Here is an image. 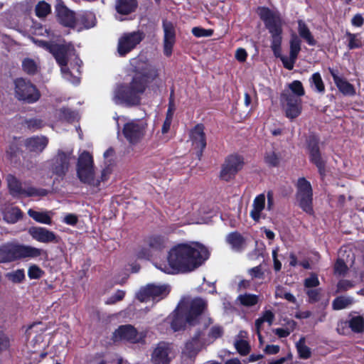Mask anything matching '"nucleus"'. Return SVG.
<instances>
[{
    "label": "nucleus",
    "instance_id": "nucleus-15",
    "mask_svg": "<svg viewBox=\"0 0 364 364\" xmlns=\"http://www.w3.org/2000/svg\"><path fill=\"white\" fill-rule=\"evenodd\" d=\"M281 101L285 110L287 117L294 119L301 112V100L289 92H284L281 97Z\"/></svg>",
    "mask_w": 364,
    "mask_h": 364
},
{
    "label": "nucleus",
    "instance_id": "nucleus-21",
    "mask_svg": "<svg viewBox=\"0 0 364 364\" xmlns=\"http://www.w3.org/2000/svg\"><path fill=\"white\" fill-rule=\"evenodd\" d=\"M73 159V151L66 152L62 151H59L53 166V173L59 177L65 176L68 171Z\"/></svg>",
    "mask_w": 364,
    "mask_h": 364
},
{
    "label": "nucleus",
    "instance_id": "nucleus-27",
    "mask_svg": "<svg viewBox=\"0 0 364 364\" xmlns=\"http://www.w3.org/2000/svg\"><path fill=\"white\" fill-rule=\"evenodd\" d=\"M264 205L265 196L264 194H259L255 198L252 204V209L250 212V216L254 220L258 221L260 219Z\"/></svg>",
    "mask_w": 364,
    "mask_h": 364
},
{
    "label": "nucleus",
    "instance_id": "nucleus-26",
    "mask_svg": "<svg viewBox=\"0 0 364 364\" xmlns=\"http://www.w3.org/2000/svg\"><path fill=\"white\" fill-rule=\"evenodd\" d=\"M203 347V342L199 338V334L192 338L186 343L183 353L188 357L194 356Z\"/></svg>",
    "mask_w": 364,
    "mask_h": 364
},
{
    "label": "nucleus",
    "instance_id": "nucleus-6",
    "mask_svg": "<svg viewBox=\"0 0 364 364\" xmlns=\"http://www.w3.org/2000/svg\"><path fill=\"white\" fill-rule=\"evenodd\" d=\"M57 15L62 24L68 27H77L81 23L84 28L94 26V16L92 14H79L77 16L72 11L65 6L63 3L56 5Z\"/></svg>",
    "mask_w": 364,
    "mask_h": 364
},
{
    "label": "nucleus",
    "instance_id": "nucleus-10",
    "mask_svg": "<svg viewBox=\"0 0 364 364\" xmlns=\"http://www.w3.org/2000/svg\"><path fill=\"white\" fill-rule=\"evenodd\" d=\"M167 284H147L141 288L136 294L138 299L142 302H157L165 298L169 293Z\"/></svg>",
    "mask_w": 364,
    "mask_h": 364
},
{
    "label": "nucleus",
    "instance_id": "nucleus-32",
    "mask_svg": "<svg viewBox=\"0 0 364 364\" xmlns=\"http://www.w3.org/2000/svg\"><path fill=\"white\" fill-rule=\"evenodd\" d=\"M122 359L115 354H106L95 357L90 364H122Z\"/></svg>",
    "mask_w": 364,
    "mask_h": 364
},
{
    "label": "nucleus",
    "instance_id": "nucleus-30",
    "mask_svg": "<svg viewBox=\"0 0 364 364\" xmlns=\"http://www.w3.org/2000/svg\"><path fill=\"white\" fill-rule=\"evenodd\" d=\"M28 215L37 223L45 225H51L52 223L53 213L51 211L40 212L29 209Z\"/></svg>",
    "mask_w": 364,
    "mask_h": 364
},
{
    "label": "nucleus",
    "instance_id": "nucleus-1",
    "mask_svg": "<svg viewBox=\"0 0 364 364\" xmlns=\"http://www.w3.org/2000/svg\"><path fill=\"white\" fill-rule=\"evenodd\" d=\"M131 64L135 72L131 82L117 85L112 97L116 105L128 107L141 103V96L146 90L148 85L158 77L157 69L146 60L135 58Z\"/></svg>",
    "mask_w": 364,
    "mask_h": 364
},
{
    "label": "nucleus",
    "instance_id": "nucleus-59",
    "mask_svg": "<svg viewBox=\"0 0 364 364\" xmlns=\"http://www.w3.org/2000/svg\"><path fill=\"white\" fill-rule=\"evenodd\" d=\"M335 272L339 275L344 274L347 271V266L345 264V262L341 259H338L335 264Z\"/></svg>",
    "mask_w": 364,
    "mask_h": 364
},
{
    "label": "nucleus",
    "instance_id": "nucleus-44",
    "mask_svg": "<svg viewBox=\"0 0 364 364\" xmlns=\"http://www.w3.org/2000/svg\"><path fill=\"white\" fill-rule=\"evenodd\" d=\"M295 326V322L292 321L288 323L287 328H275L273 332L279 338H286L294 331Z\"/></svg>",
    "mask_w": 364,
    "mask_h": 364
},
{
    "label": "nucleus",
    "instance_id": "nucleus-48",
    "mask_svg": "<svg viewBox=\"0 0 364 364\" xmlns=\"http://www.w3.org/2000/svg\"><path fill=\"white\" fill-rule=\"evenodd\" d=\"M289 89L295 97L300 98L304 95V90L301 82L299 80H294L289 85Z\"/></svg>",
    "mask_w": 364,
    "mask_h": 364
},
{
    "label": "nucleus",
    "instance_id": "nucleus-36",
    "mask_svg": "<svg viewBox=\"0 0 364 364\" xmlns=\"http://www.w3.org/2000/svg\"><path fill=\"white\" fill-rule=\"evenodd\" d=\"M271 34V48L276 57L280 56L281 44L282 41V32L276 31L275 33H269Z\"/></svg>",
    "mask_w": 364,
    "mask_h": 364
},
{
    "label": "nucleus",
    "instance_id": "nucleus-22",
    "mask_svg": "<svg viewBox=\"0 0 364 364\" xmlns=\"http://www.w3.org/2000/svg\"><path fill=\"white\" fill-rule=\"evenodd\" d=\"M164 36V52L166 56L172 53L173 47L176 41L175 28L173 24L168 21H163Z\"/></svg>",
    "mask_w": 364,
    "mask_h": 364
},
{
    "label": "nucleus",
    "instance_id": "nucleus-14",
    "mask_svg": "<svg viewBox=\"0 0 364 364\" xmlns=\"http://www.w3.org/2000/svg\"><path fill=\"white\" fill-rule=\"evenodd\" d=\"M144 38V34L140 31H133L123 33L118 40L117 52L120 56H124L140 43Z\"/></svg>",
    "mask_w": 364,
    "mask_h": 364
},
{
    "label": "nucleus",
    "instance_id": "nucleus-23",
    "mask_svg": "<svg viewBox=\"0 0 364 364\" xmlns=\"http://www.w3.org/2000/svg\"><path fill=\"white\" fill-rule=\"evenodd\" d=\"M21 185L22 183H9L11 194L13 196H44L48 193L45 189H37L32 187L26 190L22 188Z\"/></svg>",
    "mask_w": 364,
    "mask_h": 364
},
{
    "label": "nucleus",
    "instance_id": "nucleus-16",
    "mask_svg": "<svg viewBox=\"0 0 364 364\" xmlns=\"http://www.w3.org/2000/svg\"><path fill=\"white\" fill-rule=\"evenodd\" d=\"M144 336L143 332H137L131 325L121 326L113 333L114 341H127L131 343H138L142 341Z\"/></svg>",
    "mask_w": 364,
    "mask_h": 364
},
{
    "label": "nucleus",
    "instance_id": "nucleus-62",
    "mask_svg": "<svg viewBox=\"0 0 364 364\" xmlns=\"http://www.w3.org/2000/svg\"><path fill=\"white\" fill-rule=\"evenodd\" d=\"M247 53L243 48H238L235 52V58L240 62H244L246 60Z\"/></svg>",
    "mask_w": 364,
    "mask_h": 364
},
{
    "label": "nucleus",
    "instance_id": "nucleus-3",
    "mask_svg": "<svg viewBox=\"0 0 364 364\" xmlns=\"http://www.w3.org/2000/svg\"><path fill=\"white\" fill-rule=\"evenodd\" d=\"M210 257L207 247L199 242L179 244L168 252L166 261L155 267L166 274L191 272L201 266Z\"/></svg>",
    "mask_w": 364,
    "mask_h": 364
},
{
    "label": "nucleus",
    "instance_id": "nucleus-7",
    "mask_svg": "<svg viewBox=\"0 0 364 364\" xmlns=\"http://www.w3.org/2000/svg\"><path fill=\"white\" fill-rule=\"evenodd\" d=\"M148 123L145 119L127 120L122 127V134L132 145L139 144L145 136Z\"/></svg>",
    "mask_w": 364,
    "mask_h": 364
},
{
    "label": "nucleus",
    "instance_id": "nucleus-5",
    "mask_svg": "<svg viewBox=\"0 0 364 364\" xmlns=\"http://www.w3.org/2000/svg\"><path fill=\"white\" fill-rule=\"evenodd\" d=\"M46 255V251L31 245L6 243L0 246V262H10L22 259H34Z\"/></svg>",
    "mask_w": 364,
    "mask_h": 364
},
{
    "label": "nucleus",
    "instance_id": "nucleus-40",
    "mask_svg": "<svg viewBox=\"0 0 364 364\" xmlns=\"http://www.w3.org/2000/svg\"><path fill=\"white\" fill-rule=\"evenodd\" d=\"M349 326L354 333H361L364 330V318L360 316H353L349 320Z\"/></svg>",
    "mask_w": 364,
    "mask_h": 364
},
{
    "label": "nucleus",
    "instance_id": "nucleus-29",
    "mask_svg": "<svg viewBox=\"0 0 364 364\" xmlns=\"http://www.w3.org/2000/svg\"><path fill=\"white\" fill-rule=\"evenodd\" d=\"M274 320V313L270 310H266L262 313V316L255 321L256 332L260 343H262V336L260 331L262 324L264 322H267L269 324V326H271L273 323Z\"/></svg>",
    "mask_w": 364,
    "mask_h": 364
},
{
    "label": "nucleus",
    "instance_id": "nucleus-56",
    "mask_svg": "<svg viewBox=\"0 0 364 364\" xmlns=\"http://www.w3.org/2000/svg\"><path fill=\"white\" fill-rule=\"evenodd\" d=\"M124 295L125 292L124 291L118 290L106 301V304H113L119 301H121L124 297Z\"/></svg>",
    "mask_w": 364,
    "mask_h": 364
},
{
    "label": "nucleus",
    "instance_id": "nucleus-8",
    "mask_svg": "<svg viewBox=\"0 0 364 364\" xmlns=\"http://www.w3.org/2000/svg\"><path fill=\"white\" fill-rule=\"evenodd\" d=\"M14 95L18 100L28 103H34L41 97L37 87L30 80L24 78H17L14 80Z\"/></svg>",
    "mask_w": 364,
    "mask_h": 364
},
{
    "label": "nucleus",
    "instance_id": "nucleus-19",
    "mask_svg": "<svg viewBox=\"0 0 364 364\" xmlns=\"http://www.w3.org/2000/svg\"><path fill=\"white\" fill-rule=\"evenodd\" d=\"M297 189V200L299 206L306 213L312 214V188L311 183H298Z\"/></svg>",
    "mask_w": 364,
    "mask_h": 364
},
{
    "label": "nucleus",
    "instance_id": "nucleus-46",
    "mask_svg": "<svg viewBox=\"0 0 364 364\" xmlns=\"http://www.w3.org/2000/svg\"><path fill=\"white\" fill-rule=\"evenodd\" d=\"M22 67L23 70L30 75L36 73L38 70L36 63L30 58H26L23 61Z\"/></svg>",
    "mask_w": 364,
    "mask_h": 364
},
{
    "label": "nucleus",
    "instance_id": "nucleus-4",
    "mask_svg": "<svg viewBox=\"0 0 364 364\" xmlns=\"http://www.w3.org/2000/svg\"><path fill=\"white\" fill-rule=\"evenodd\" d=\"M205 308L206 302L200 298H196L191 301L183 300L167 320L174 331H180L186 328L188 325L197 323Z\"/></svg>",
    "mask_w": 364,
    "mask_h": 364
},
{
    "label": "nucleus",
    "instance_id": "nucleus-52",
    "mask_svg": "<svg viewBox=\"0 0 364 364\" xmlns=\"http://www.w3.org/2000/svg\"><path fill=\"white\" fill-rule=\"evenodd\" d=\"M192 33L196 37H208L213 34V31L210 29H204L200 27H194L192 29Z\"/></svg>",
    "mask_w": 364,
    "mask_h": 364
},
{
    "label": "nucleus",
    "instance_id": "nucleus-38",
    "mask_svg": "<svg viewBox=\"0 0 364 364\" xmlns=\"http://www.w3.org/2000/svg\"><path fill=\"white\" fill-rule=\"evenodd\" d=\"M282 161L281 154L274 149L267 151L264 154V161L271 166H278Z\"/></svg>",
    "mask_w": 364,
    "mask_h": 364
},
{
    "label": "nucleus",
    "instance_id": "nucleus-42",
    "mask_svg": "<svg viewBox=\"0 0 364 364\" xmlns=\"http://www.w3.org/2000/svg\"><path fill=\"white\" fill-rule=\"evenodd\" d=\"M296 347L300 358L307 359L311 356V350L306 346L304 337H301L299 340L296 343Z\"/></svg>",
    "mask_w": 364,
    "mask_h": 364
},
{
    "label": "nucleus",
    "instance_id": "nucleus-47",
    "mask_svg": "<svg viewBox=\"0 0 364 364\" xmlns=\"http://www.w3.org/2000/svg\"><path fill=\"white\" fill-rule=\"evenodd\" d=\"M346 36L348 40V47L349 49H355L360 48L362 46V43L360 39L358 38V34L350 33L349 32L346 33Z\"/></svg>",
    "mask_w": 364,
    "mask_h": 364
},
{
    "label": "nucleus",
    "instance_id": "nucleus-50",
    "mask_svg": "<svg viewBox=\"0 0 364 364\" xmlns=\"http://www.w3.org/2000/svg\"><path fill=\"white\" fill-rule=\"evenodd\" d=\"M235 346L240 354L242 355H247L250 350L249 343L244 340H238L235 342Z\"/></svg>",
    "mask_w": 364,
    "mask_h": 364
},
{
    "label": "nucleus",
    "instance_id": "nucleus-60",
    "mask_svg": "<svg viewBox=\"0 0 364 364\" xmlns=\"http://www.w3.org/2000/svg\"><path fill=\"white\" fill-rule=\"evenodd\" d=\"M223 331L220 326H213L209 333V336L213 339L220 338L223 335Z\"/></svg>",
    "mask_w": 364,
    "mask_h": 364
},
{
    "label": "nucleus",
    "instance_id": "nucleus-49",
    "mask_svg": "<svg viewBox=\"0 0 364 364\" xmlns=\"http://www.w3.org/2000/svg\"><path fill=\"white\" fill-rule=\"evenodd\" d=\"M50 11V6L45 1L38 3L36 7V13L38 17H44Z\"/></svg>",
    "mask_w": 364,
    "mask_h": 364
},
{
    "label": "nucleus",
    "instance_id": "nucleus-61",
    "mask_svg": "<svg viewBox=\"0 0 364 364\" xmlns=\"http://www.w3.org/2000/svg\"><path fill=\"white\" fill-rule=\"evenodd\" d=\"M77 220V217L75 214L70 213L64 217L63 221L68 225H75Z\"/></svg>",
    "mask_w": 364,
    "mask_h": 364
},
{
    "label": "nucleus",
    "instance_id": "nucleus-64",
    "mask_svg": "<svg viewBox=\"0 0 364 364\" xmlns=\"http://www.w3.org/2000/svg\"><path fill=\"white\" fill-rule=\"evenodd\" d=\"M363 22H364V19L360 14L355 15L351 20L352 25L354 26H356V27L362 26L363 24Z\"/></svg>",
    "mask_w": 364,
    "mask_h": 364
},
{
    "label": "nucleus",
    "instance_id": "nucleus-31",
    "mask_svg": "<svg viewBox=\"0 0 364 364\" xmlns=\"http://www.w3.org/2000/svg\"><path fill=\"white\" fill-rule=\"evenodd\" d=\"M298 33L299 36L303 38L309 46H314L316 43L311 32L306 24L301 20L298 21Z\"/></svg>",
    "mask_w": 364,
    "mask_h": 364
},
{
    "label": "nucleus",
    "instance_id": "nucleus-9",
    "mask_svg": "<svg viewBox=\"0 0 364 364\" xmlns=\"http://www.w3.org/2000/svg\"><path fill=\"white\" fill-rule=\"evenodd\" d=\"M76 172L81 182H90L95 180V168L92 156L83 151L78 156Z\"/></svg>",
    "mask_w": 364,
    "mask_h": 364
},
{
    "label": "nucleus",
    "instance_id": "nucleus-55",
    "mask_svg": "<svg viewBox=\"0 0 364 364\" xmlns=\"http://www.w3.org/2000/svg\"><path fill=\"white\" fill-rule=\"evenodd\" d=\"M319 285V280L315 274H311L309 278L304 280V286L306 288L316 287Z\"/></svg>",
    "mask_w": 364,
    "mask_h": 364
},
{
    "label": "nucleus",
    "instance_id": "nucleus-13",
    "mask_svg": "<svg viewBox=\"0 0 364 364\" xmlns=\"http://www.w3.org/2000/svg\"><path fill=\"white\" fill-rule=\"evenodd\" d=\"M175 357L171 344L160 342L152 348L150 360L152 364H169Z\"/></svg>",
    "mask_w": 364,
    "mask_h": 364
},
{
    "label": "nucleus",
    "instance_id": "nucleus-63",
    "mask_svg": "<svg viewBox=\"0 0 364 364\" xmlns=\"http://www.w3.org/2000/svg\"><path fill=\"white\" fill-rule=\"evenodd\" d=\"M353 284L348 280H341L338 283L337 288L338 291H346L349 288L352 287Z\"/></svg>",
    "mask_w": 364,
    "mask_h": 364
},
{
    "label": "nucleus",
    "instance_id": "nucleus-17",
    "mask_svg": "<svg viewBox=\"0 0 364 364\" xmlns=\"http://www.w3.org/2000/svg\"><path fill=\"white\" fill-rule=\"evenodd\" d=\"M190 141L196 154L200 159L202 156L203 149L206 146V137L204 132V127L201 124L196 125L190 132Z\"/></svg>",
    "mask_w": 364,
    "mask_h": 364
},
{
    "label": "nucleus",
    "instance_id": "nucleus-20",
    "mask_svg": "<svg viewBox=\"0 0 364 364\" xmlns=\"http://www.w3.org/2000/svg\"><path fill=\"white\" fill-rule=\"evenodd\" d=\"M318 144V139L316 136H313L309 137L308 146L309 150L310 159L311 162L314 163L318 168L320 175L323 176L326 171V160L319 151Z\"/></svg>",
    "mask_w": 364,
    "mask_h": 364
},
{
    "label": "nucleus",
    "instance_id": "nucleus-58",
    "mask_svg": "<svg viewBox=\"0 0 364 364\" xmlns=\"http://www.w3.org/2000/svg\"><path fill=\"white\" fill-rule=\"evenodd\" d=\"M349 321H340L338 323L336 331L339 334L346 335L348 332Z\"/></svg>",
    "mask_w": 364,
    "mask_h": 364
},
{
    "label": "nucleus",
    "instance_id": "nucleus-35",
    "mask_svg": "<svg viewBox=\"0 0 364 364\" xmlns=\"http://www.w3.org/2000/svg\"><path fill=\"white\" fill-rule=\"evenodd\" d=\"M259 299V298L257 295L245 293L240 294L237 298V301L244 306L251 307L257 304Z\"/></svg>",
    "mask_w": 364,
    "mask_h": 364
},
{
    "label": "nucleus",
    "instance_id": "nucleus-12",
    "mask_svg": "<svg viewBox=\"0 0 364 364\" xmlns=\"http://www.w3.org/2000/svg\"><path fill=\"white\" fill-rule=\"evenodd\" d=\"M244 159L238 154H232L228 156L223 165L220 171V179L228 181L233 180L235 175L242 168Z\"/></svg>",
    "mask_w": 364,
    "mask_h": 364
},
{
    "label": "nucleus",
    "instance_id": "nucleus-25",
    "mask_svg": "<svg viewBox=\"0 0 364 364\" xmlns=\"http://www.w3.org/2000/svg\"><path fill=\"white\" fill-rule=\"evenodd\" d=\"M48 140L43 136H33L26 140L25 144L31 151L41 152L47 146Z\"/></svg>",
    "mask_w": 364,
    "mask_h": 364
},
{
    "label": "nucleus",
    "instance_id": "nucleus-43",
    "mask_svg": "<svg viewBox=\"0 0 364 364\" xmlns=\"http://www.w3.org/2000/svg\"><path fill=\"white\" fill-rule=\"evenodd\" d=\"M147 247L151 250H160L164 245V238L159 235H153L147 239Z\"/></svg>",
    "mask_w": 364,
    "mask_h": 364
},
{
    "label": "nucleus",
    "instance_id": "nucleus-51",
    "mask_svg": "<svg viewBox=\"0 0 364 364\" xmlns=\"http://www.w3.org/2000/svg\"><path fill=\"white\" fill-rule=\"evenodd\" d=\"M43 274V271L36 264L30 266L28 270V276L31 279H39Z\"/></svg>",
    "mask_w": 364,
    "mask_h": 364
},
{
    "label": "nucleus",
    "instance_id": "nucleus-34",
    "mask_svg": "<svg viewBox=\"0 0 364 364\" xmlns=\"http://www.w3.org/2000/svg\"><path fill=\"white\" fill-rule=\"evenodd\" d=\"M226 240L234 250L238 251L244 247V238L237 232H232L229 234L226 237Z\"/></svg>",
    "mask_w": 364,
    "mask_h": 364
},
{
    "label": "nucleus",
    "instance_id": "nucleus-37",
    "mask_svg": "<svg viewBox=\"0 0 364 364\" xmlns=\"http://www.w3.org/2000/svg\"><path fill=\"white\" fill-rule=\"evenodd\" d=\"M301 41L299 36L296 33H293L291 35L289 41V54L291 55L292 58H297L301 50Z\"/></svg>",
    "mask_w": 364,
    "mask_h": 364
},
{
    "label": "nucleus",
    "instance_id": "nucleus-39",
    "mask_svg": "<svg viewBox=\"0 0 364 364\" xmlns=\"http://www.w3.org/2000/svg\"><path fill=\"white\" fill-rule=\"evenodd\" d=\"M310 85L314 90L319 93H323L325 86L319 73H314L309 79Z\"/></svg>",
    "mask_w": 364,
    "mask_h": 364
},
{
    "label": "nucleus",
    "instance_id": "nucleus-28",
    "mask_svg": "<svg viewBox=\"0 0 364 364\" xmlns=\"http://www.w3.org/2000/svg\"><path fill=\"white\" fill-rule=\"evenodd\" d=\"M136 6V0H117L115 4L117 13L123 15H127L133 12Z\"/></svg>",
    "mask_w": 364,
    "mask_h": 364
},
{
    "label": "nucleus",
    "instance_id": "nucleus-11",
    "mask_svg": "<svg viewBox=\"0 0 364 364\" xmlns=\"http://www.w3.org/2000/svg\"><path fill=\"white\" fill-rule=\"evenodd\" d=\"M257 13L269 33L283 31L282 26L284 22L277 10H272L267 7L261 6L257 9Z\"/></svg>",
    "mask_w": 364,
    "mask_h": 364
},
{
    "label": "nucleus",
    "instance_id": "nucleus-45",
    "mask_svg": "<svg viewBox=\"0 0 364 364\" xmlns=\"http://www.w3.org/2000/svg\"><path fill=\"white\" fill-rule=\"evenodd\" d=\"M6 277L14 283H19L25 279L23 269H17L16 271L8 272Z\"/></svg>",
    "mask_w": 364,
    "mask_h": 364
},
{
    "label": "nucleus",
    "instance_id": "nucleus-53",
    "mask_svg": "<svg viewBox=\"0 0 364 364\" xmlns=\"http://www.w3.org/2000/svg\"><path fill=\"white\" fill-rule=\"evenodd\" d=\"M278 58H280L281 60L283 63V65L284 68H286L288 70H292L294 65V63L296 60V58H292L291 55H289V57L284 56L280 54V56H278Z\"/></svg>",
    "mask_w": 364,
    "mask_h": 364
},
{
    "label": "nucleus",
    "instance_id": "nucleus-24",
    "mask_svg": "<svg viewBox=\"0 0 364 364\" xmlns=\"http://www.w3.org/2000/svg\"><path fill=\"white\" fill-rule=\"evenodd\" d=\"M329 72L338 90L346 95H353L355 93L354 87L344 78L340 77L333 69L329 68Z\"/></svg>",
    "mask_w": 364,
    "mask_h": 364
},
{
    "label": "nucleus",
    "instance_id": "nucleus-33",
    "mask_svg": "<svg viewBox=\"0 0 364 364\" xmlns=\"http://www.w3.org/2000/svg\"><path fill=\"white\" fill-rule=\"evenodd\" d=\"M4 219L8 223L14 224L22 218V212L17 207H9L3 213Z\"/></svg>",
    "mask_w": 364,
    "mask_h": 364
},
{
    "label": "nucleus",
    "instance_id": "nucleus-41",
    "mask_svg": "<svg viewBox=\"0 0 364 364\" xmlns=\"http://www.w3.org/2000/svg\"><path fill=\"white\" fill-rule=\"evenodd\" d=\"M353 299L349 296H338L333 301V308L335 310H341L350 306Z\"/></svg>",
    "mask_w": 364,
    "mask_h": 364
},
{
    "label": "nucleus",
    "instance_id": "nucleus-18",
    "mask_svg": "<svg viewBox=\"0 0 364 364\" xmlns=\"http://www.w3.org/2000/svg\"><path fill=\"white\" fill-rule=\"evenodd\" d=\"M28 233L36 241L41 243H57L59 237L53 231L41 226H32L28 229Z\"/></svg>",
    "mask_w": 364,
    "mask_h": 364
},
{
    "label": "nucleus",
    "instance_id": "nucleus-2",
    "mask_svg": "<svg viewBox=\"0 0 364 364\" xmlns=\"http://www.w3.org/2000/svg\"><path fill=\"white\" fill-rule=\"evenodd\" d=\"M35 33L40 36L46 35L49 38L50 41L34 38L32 41L37 46L52 53L60 66L63 77L71 83H79L80 78L74 73H80L82 61L76 55L73 44L58 37L55 39L56 36L53 32L42 26L36 28Z\"/></svg>",
    "mask_w": 364,
    "mask_h": 364
},
{
    "label": "nucleus",
    "instance_id": "nucleus-57",
    "mask_svg": "<svg viewBox=\"0 0 364 364\" xmlns=\"http://www.w3.org/2000/svg\"><path fill=\"white\" fill-rule=\"evenodd\" d=\"M306 294L309 296V301L314 303L320 299L321 291L320 289H309L306 291Z\"/></svg>",
    "mask_w": 364,
    "mask_h": 364
},
{
    "label": "nucleus",
    "instance_id": "nucleus-54",
    "mask_svg": "<svg viewBox=\"0 0 364 364\" xmlns=\"http://www.w3.org/2000/svg\"><path fill=\"white\" fill-rule=\"evenodd\" d=\"M153 256V250L148 247H141L137 252L139 259H149Z\"/></svg>",
    "mask_w": 364,
    "mask_h": 364
}]
</instances>
